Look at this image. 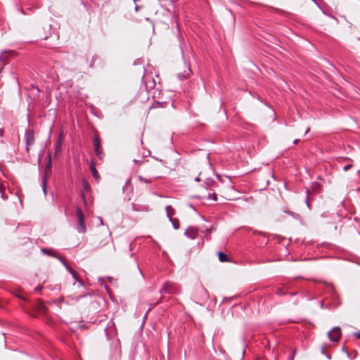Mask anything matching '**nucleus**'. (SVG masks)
Masks as SVG:
<instances>
[{"mask_svg":"<svg viewBox=\"0 0 360 360\" xmlns=\"http://www.w3.org/2000/svg\"><path fill=\"white\" fill-rule=\"evenodd\" d=\"M160 292L162 293H167V294H177L180 292V288L177 284L167 281L164 283L162 287L160 290Z\"/></svg>","mask_w":360,"mask_h":360,"instance_id":"nucleus-1","label":"nucleus"},{"mask_svg":"<svg viewBox=\"0 0 360 360\" xmlns=\"http://www.w3.org/2000/svg\"><path fill=\"white\" fill-rule=\"evenodd\" d=\"M162 168V161L158 162L155 161L154 162H147L145 165V171L147 174L151 176V172H158L159 175H160V170Z\"/></svg>","mask_w":360,"mask_h":360,"instance_id":"nucleus-2","label":"nucleus"},{"mask_svg":"<svg viewBox=\"0 0 360 360\" xmlns=\"http://www.w3.org/2000/svg\"><path fill=\"white\" fill-rule=\"evenodd\" d=\"M52 172V160L47 161L45 170L44 175L42 179L41 186L43 189V192L44 194H46V186H47V179L51 176Z\"/></svg>","mask_w":360,"mask_h":360,"instance_id":"nucleus-3","label":"nucleus"},{"mask_svg":"<svg viewBox=\"0 0 360 360\" xmlns=\"http://www.w3.org/2000/svg\"><path fill=\"white\" fill-rule=\"evenodd\" d=\"M77 217L78 220V232L85 233L86 231V228L84 223V216L81 208H77Z\"/></svg>","mask_w":360,"mask_h":360,"instance_id":"nucleus-4","label":"nucleus"},{"mask_svg":"<svg viewBox=\"0 0 360 360\" xmlns=\"http://www.w3.org/2000/svg\"><path fill=\"white\" fill-rule=\"evenodd\" d=\"M341 335L342 333L340 327H334L328 333V338L335 342L340 340Z\"/></svg>","mask_w":360,"mask_h":360,"instance_id":"nucleus-5","label":"nucleus"},{"mask_svg":"<svg viewBox=\"0 0 360 360\" xmlns=\"http://www.w3.org/2000/svg\"><path fill=\"white\" fill-rule=\"evenodd\" d=\"M25 139H26V150L28 152L30 150V146H32L34 143V131L29 129L25 132Z\"/></svg>","mask_w":360,"mask_h":360,"instance_id":"nucleus-6","label":"nucleus"},{"mask_svg":"<svg viewBox=\"0 0 360 360\" xmlns=\"http://www.w3.org/2000/svg\"><path fill=\"white\" fill-rule=\"evenodd\" d=\"M161 177V175H159L158 172H151V176L149 175V177H143L141 175L138 176V179L139 181L146 183V184H150L152 183L155 179H160Z\"/></svg>","mask_w":360,"mask_h":360,"instance_id":"nucleus-7","label":"nucleus"},{"mask_svg":"<svg viewBox=\"0 0 360 360\" xmlns=\"http://www.w3.org/2000/svg\"><path fill=\"white\" fill-rule=\"evenodd\" d=\"M15 55V51L11 50H5L0 54V62L5 65L8 57H13Z\"/></svg>","mask_w":360,"mask_h":360,"instance_id":"nucleus-8","label":"nucleus"},{"mask_svg":"<svg viewBox=\"0 0 360 360\" xmlns=\"http://www.w3.org/2000/svg\"><path fill=\"white\" fill-rule=\"evenodd\" d=\"M198 233V230L196 227L190 226L185 231V236L191 239H195Z\"/></svg>","mask_w":360,"mask_h":360,"instance_id":"nucleus-9","label":"nucleus"},{"mask_svg":"<svg viewBox=\"0 0 360 360\" xmlns=\"http://www.w3.org/2000/svg\"><path fill=\"white\" fill-rule=\"evenodd\" d=\"M94 151L96 155L98 157V158H102V153L100 150L101 147V141L98 136H95L94 139Z\"/></svg>","mask_w":360,"mask_h":360,"instance_id":"nucleus-10","label":"nucleus"},{"mask_svg":"<svg viewBox=\"0 0 360 360\" xmlns=\"http://www.w3.org/2000/svg\"><path fill=\"white\" fill-rule=\"evenodd\" d=\"M205 188L213 191L215 187L218 186L217 184L212 179H206L204 182Z\"/></svg>","mask_w":360,"mask_h":360,"instance_id":"nucleus-11","label":"nucleus"},{"mask_svg":"<svg viewBox=\"0 0 360 360\" xmlns=\"http://www.w3.org/2000/svg\"><path fill=\"white\" fill-rule=\"evenodd\" d=\"M63 263L64 264V265L65 266L67 269L70 271V273L72 274V277L78 282V286L83 287L84 286L83 282L78 278V276H77V274L76 273V271L68 268L64 262H63Z\"/></svg>","mask_w":360,"mask_h":360,"instance_id":"nucleus-12","label":"nucleus"},{"mask_svg":"<svg viewBox=\"0 0 360 360\" xmlns=\"http://www.w3.org/2000/svg\"><path fill=\"white\" fill-rule=\"evenodd\" d=\"M90 169L92 172V175H93L94 178L95 179V180L96 181H98L100 179V176H99L98 171L96 169L94 164L92 162H91V165H90Z\"/></svg>","mask_w":360,"mask_h":360,"instance_id":"nucleus-13","label":"nucleus"},{"mask_svg":"<svg viewBox=\"0 0 360 360\" xmlns=\"http://www.w3.org/2000/svg\"><path fill=\"white\" fill-rule=\"evenodd\" d=\"M166 212L169 219L173 218L172 217L175 214V210L171 205H167L166 207Z\"/></svg>","mask_w":360,"mask_h":360,"instance_id":"nucleus-14","label":"nucleus"},{"mask_svg":"<svg viewBox=\"0 0 360 360\" xmlns=\"http://www.w3.org/2000/svg\"><path fill=\"white\" fill-rule=\"evenodd\" d=\"M62 148V134L60 135L59 139L56 143L55 148V153L57 154L61 150Z\"/></svg>","mask_w":360,"mask_h":360,"instance_id":"nucleus-15","label":"nucleus"},{"mask_svg":"<svg viewBox=\"0 0 360 360\" xmlns=\"http://www.w3.org/2000/svg\"><path fill=\"white\" fill-rule=\"evenodd\" d=\"M218 257L219 261L221 262H226L229 261L228 256L226 254L223 253L222 252H219L218 253Z\"/></svg>","mask_w":360,"mask_h":360,"instance_id":"nucleus-16","label":"nucleus"},{"mask_svg":"<svg viewBox=\"0 0 360 360\" xmlns=\"http://www.w3.org/2000/svg\"><path fill=\"white\" fill-rule=\"evenodd\" d=\"M6 186L4 184H0V193L3 200H7L8 195L5 194Z\"/></svg>","mask_w":360,"mask_h":360,"instance_id":"nucleus-17","label":"nucleus"},{"mask_svg":"<svg viewBox=\"0 0 360 360\" xmlns=\"http://www.w3.org/2000/svg\"><path fill=\"white\" fill-rule=\"evenodd\" d=\"M174 229H178L179 228V221L176 218H171L169 219Z\"/></svg>","mask_w":360,"mask_h":360,"instance_id":"nucleus-18","label":"nucleus"},{"mask_svg":"<svg viewBox=\"0 0 360 360\" xmlns=\"http://www.w3.org/2000/svg\"><path fill=\"white\" fill-rule=\"evenodd\" d=\"M205 198L207 199H208V200L212 199L214 201H217V193L215 192H213L212 193H209Z\"/></svg>","mask_w":360,"mask_h":360,"instance_id":"nucleus-19","label":"nucleus"},{"mask_svg":"<svg viewBox=\"0 0 360 360\" xmlns=\"http://www.w3.org/2000/svg\"><path fill=\"white\" fill-rule=\"evenodd\" d=\"M82 186H83V188L84 191H90L91 186L86 181H85V180L83 181Z\"/></svg>","mask_w":360,"mask_h":360,"instance_id":"nucleus-20","label":"nucleus"},{"mask_svg":"<svg viewBox=\"0 0 360 360\" xmlns=\"http://www.w3.org/2000/svg\"><path fill=\"white\" fill-rule=\"evenodd\" d=\"M155 84L153 80L151 82H149L148 83L146 84V86L147 89H153L155 86Z\"/></svg>","mask_w":360,"mask_h":360,"instance_id":"nucleus-21","label":"nucleus"},{"mask_svg":"<svg viewBox=\"0 0 360 360\" xmlns=\"http://www.w3.org/2000/svg\"><path fill=\"white\" fill-rule=\"evenodd\" d=\"M352 167V164L347 165L344 166L343 170L346 172V171L349 170Z\"/></svg>","mask_w":360,"mask_h":360,"instance_id":"nucleus-22","label":"nucleus"},{"mask_svg":"<svg viewBox=\"0 0 360 360\" xmlns=\"http://www.w3.org/2000/svg\"><path fill=\"white\" fill-rule=\"evenodd\" d=\"M307 198H306V204L307 205L308 207H309L310 205H309V190L307 189Z\"/></svg>","mask_w":360,"mask_h":360,"instance_id":"nucleus-23","label":"nucleus"},{"mask_svg":"<svg viewBox=\"0 0 360 360\" xmlns=\"http://www.w3.org/2000/svg\"><path fill=\"white\" fill-rule=\"evenodd\" d=\"M213 230H214V228L213 226H211L210 228L207 229L205 232L207 234H210Z\"/></svg>","mask_w":360,"mask_h":360,"instance_id":"nucleus-24","label":"nucleus"},{"mask_svg":"<svg viewBox=\"0 0 360 360\" xmlns=\"http://www.w3.org/2000/svg\"><path fill=\"white\" fill-rule=\"evenodd\" d=\"M42 251L49 255H51V250H49V249H42Z\"/></svg>","mask_w":360,"mask_h":360,"instance_id":"nucleus-25","label":"nucleus"},{"mask_svg":"<svg viewBox=\"0 0 360 360\" xmlns=\"http://www.w3.org/2000/svg\"><path fill=\"white\" fill-rule=\"evenodd\" d=\"M42 289V286L41 285H38L36 288H35V290L37 292H39L41 291V290Z\"/></svg>","mask_w":360,"mask_h":360,"instance_id":"nucleus-26","label":"nucleus"},{"mask_svg":"<svg viewBox=\"0 0 360 360\" xmlns=\"http://www.w3.org/2000/svg\"><path fill=\"white\" fill-rule=\"evenodd\" d=\"M47 159H48V161L51 160V153H48V155H47Z\"/></svg>","mask_w":360,"mask_h":360,"instance_id":"nucleus-27","label":"nucleus"},{"mask_svg":"<svg viewBox=\"0 0 360 360\" xmlns=\"http://www.w3.org/2000/svg\"><path fill=\"white\" fill-rule=\"evenodd\" d=\"M4 136V129H0V137H2Z\"/></svg>","mask_w":360,"mask_h":360,"instance_id":"nucleus-28","label":"nucleus"},{"mask_svg":"<svg viewBox=\"0 0 360 360\" xmlns=\"http://www.w3.org/2000/svg\"><path fill=\"white\" fill-rule=\"evenodd\" d=\"M355 336L357 338H360V331L359 333H355Z\"/></svg>","mask_w":360,"mask_h":360,"instance_id":"nucleus-29","label":"nucleus"},{"mask_svg":"<svg viewBox=\"0 0 360 360\" xmlns=\"http://www.w3.org/2000/svg\"><path fill=\"white\" fill-rule=\"evenodd\" d=\"M326 356L328 359H331V356L329 354H328L327 352L325 354Z\"/></svg>","mask_w":360,"mask_h":360,"instance_id":"nucleus-30","label":"nucleus"},{"mask_svg":"<svg viewBox=\"0 0 360 360\" xmlns=\"http://www.w3.org/2000/svg\"><path fill=\"white\" fill-rule=\"evenodd\" d=\"M321 352H322V354H323L324 355H325V354L326 353V351H325V347H322Z\"/></svg>","mask_w":360,"mask_h":360,"instance_id":"nucleus-31","label":"nucleus"},{"mask_svg":"<svg viewBox=\"0 0 360 360\" xmlns=\"http://www.w3.org/2000/svg\"><path fill=\"white\" fill-rule=\"evenodd\" d=\"M195 180L196 181H200V176H197V177L195 179Z\"/></svg>","mask_w":360,"mask_h":360,"instance_id":"nucleus-32","label":"nucleus"},{"mask_svg":"<svg viewBox=\"0 0 360 360\" xmlns=\"http://www.w3.org/2000/svg\"><path fill=\"white\" fill-rule=\"evenodd\" d=\"M298 141H299V140H298V139H295V140L293 141V143H294V144H296Z\"/></svg>","mask_w":360,"mask_h":360,"instance_id":"nucleus-33","label":"nucleus"},{"mask_svg":"<svg viewBox=\"0 0 360 360\" xmlns=\"http://www.w3.org/2000/svg\"><path fill=\"white\" fill-rule=\"evenodd\" d=\"M309 130H310V128H309V127H308V128L307 129V130H306V134H307V133H308V132L309 131Z\"/></svg>","mask_w":360,"mask_h":360,"instance_id":"nucleus-34","label":"nucleus"},{"mask_svg":"<svg viewBox=\"0 0 360 360\" xmlns=\"http://www.w3.org/2000/svg\"><path fill=\"white\" fill-rule=\"evenodd\" d=\"M314 186H316V187H317V188H318V187H319V185L317 183H316V184H314Z\"/></svg>","mask_w":360,"mask_h":360,"instance_id":"nucleus-35","label":"nucleus"},{"mask_svg":"<svg viewBox=\"0 0 360 360\" xmlns=\"http://www.w3.org/2000/svg\"><path fill=\"white\" fill-rule=\"evenodd\" d=\"M84 296H85V295H79V296L78 297V298H81V297H84Z\"/></svg>","mask_w":360,"mask_h":360,"instance_id":"nucleus-36","label":"nucleus"},{"mask_svg":"<svg viewBox=\"0 0 360 360\" xmlns=\"http://www.w3.org/2000/svg\"><path fill=\"white\" fill-rule=\"evenodd\" d=\"M148 313V311L146 313L145 316H144V319H146V316H147V314Z\"/></svg>","mask_w":360,"mask_h":360,"instance_id":"nucleus-37","label":"nucleus"},{"mask_svg":"<svg viewBox=\"0 0 360 360\" xmlns=\"http://www.w3.org/2000/svg\"><path fill=\"white\" fill-rule=\"evenodd\" d=\"M293 356H294V354L291 357H290L289 360H293Z\"/></svg>","mask_w":360,"mask_h":360,"instance_id":"nucleus-38","label":"nucleus"},{"mask_svg":"<svg viewBox=\"0 0 360 360\" xmlns=\"http://www.w3.org/2000/svg\"><path fill=\"white\" fill-rule=\"evenodd\" d=\"M347 354L348 357H350V354L347 353Z\"/></svg>","mask_w":360,"mask_h":360,"instance_id":"nucleus-39","label":"nucleus"}]
</instances>
